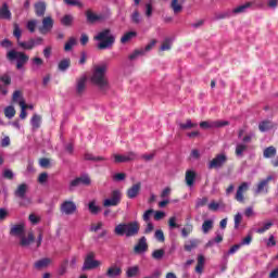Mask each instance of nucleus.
Masks as SVG:
<instances>
[{"instance_id":"5","label":"nucleus","mask_w":278,"mask_h":278,"mask_svg":"<svg viewBox=\"0 0 278 278\" xmlns=\"http://www.w3.org/2000/svg\"><path fill=\"white\" fill-rule=\"evenodd\" d=\"M228 160L225 153L216 154L215 157L207 163V168L208 170H218L227 164Z\"/></svg>"},{"instance_id":"38","label":"nucleus","mask_w":278,"mask_h":278,"mask_svg":"<svg viewBox=\"0 0 278 278\" xmlns=\"http://www.w3.org/2000/svg\"><path fill=\"white\" fill-rule=\"evenodd\" d=\"M30 123L34 129H39L40 123H42V117L38 114H35L33 115Z\"/></svg>"},{"instance_id":"21","label":"nucleus","mask_w":278,"mask_h":278,"mask_svg":"<svg viewBox=\"0 0 278 278\" xmlns=\"http://www.w3.org/2000/svg\"><path fill=\"white\" fill-rule=\"evenodd\" d=\"M25 233V225L16 224L13 225L10 229V236H22Z\"/></svg>"},{"instance_id":"34","label":"nucleus","mask_w":278,"mask_h":278,"mask_svg":"<svg viewBox=\"0 0 278 278\" xmlns=\"http://www.w3.org/2000/svg\"><path fill=\"white\" fill-rule=\"evenodd\" d=\"M138 36V33L136 31H128L124 34V36L121 38L122 45H127L129 40H132V38H136Z\"/></svg>"},{"instance_id":"31","label":"nucleus","mask_w":278,"mask_h":278,"mask_svg":"<svg viewBox=\"0 0 278 278\" xmlns=\"http://www.w3.org/2000/svg\"><path fill=\"white\" fill-rule=\"evenodd\" d=\"M75 21V17L71 14H66L61 18V25L64 27H73V22Z\"/></svg>"},{"instance_id":"54","label":"nucleus","mask_w":278,"mask_h":278,"mask_svg":"<svg viewBox=\"0 0 278 278\" xmlns=\"http://www.w3.org/2000/svg\"><path fill=\"white\" fill-rule=\"evenodd\" d=\"M103 227V222H98L97 224H91L89 231L97 233L99 229Z\"/></svg>"},{"instance_id":"57","label":"nucleus","mask_w":278,"mask_h":278,"mask_svg":"<svg viewBox=\"0 0 278 278\" xmlns=\"http://www.w3.org/2000/svg\"><path fill=\"white\" fill-rule=\"evenodd\" d=\"M131 22L135 23V25H139L140 12H138V10L134 11V13L131 14Z\"/></svg>"},{"instance_id":"19","label":"nucleus","mask_w":278,"mask_h":278,"mask_svg":"<svg viewBox=\"0 0 278 278\" xmlns=\"http://www.w3.org/2000/svg\"><path fill=\"white\" fill-rule=\"evenodd\" d=\"M85 15L87 18V23H90L91 25L99 21H103V16L101 14H97L90 9L85 12Z\"/></svg>"},{"instance_id":"12","label":"nucleus","mask_w":278,"mask_h":278,"mask_svg":"<svg viewBox=\"0 0 278 278\" xmlns=\"http://www.w3.org/2000/svg\"><path fill=\"white\" fill-rule=\"evenodd\" d=\"M90 177L88 176L77 177L70 182V190L73 192V190H75V188H79V186H90Z\"/></svg>"},{"instance_id":"9","label":"nucleus","mask_w":278,"mask_h":278,"mask_svg":"<svg viewBox=\"0 0 278 278\" xmlns=\"http://www.w3.org/2000/svg\"><path fill=\"white\" fill-rule=\"evenodd\" d=\"M61 214H65V216H72L75 212H77V204L71 200H65L60 205Z\"/></svg>"},{"instance_id":"1","label":"nucleus","mask_w":278,"mask_h":278,"mask_svg":"<svg viewBox=\"0 0 278 278\" xmlns=\"http://www.w3.org/2000/svg\"><path fill=\"white\" fill-rule=\"evenodd\" d=\"M105 73H108V65L102 64L94 67L91 76V84L97 86L99 90L102 91L108 90L109 86L108 78H105Z\"/></svg>"},{"instance_id":"10","label":"nucleus","mask_w":278,"mask_h":278,"mask_svg":"<svg viewBox=\"0 0 278 278\" xmlns=\"http://www.w3.org/2000/svg\"><path fill=\"white\" fill-rule=\"evenodd\" d=\"M273 181V176H267L265 179L261 180L256 185V189L254 190V194H262L264 192L265 194H268V185Z\"/></svg>"},{"instance_id":"2","label":"nucleus","mask_w":278,"mask_h":278,"mask_svg":"<svg viewBox=\"0 0 278 278\" xmlns=\"http://www.w3.org/2000/svg\"><path fill=\"white\" fill-rule=\"evenodd\" d=\"M140 232V224L138 222L121 223L114 228L115 236H126V238H134Z\"/></svg>"},{"instance_id":"59","label":"nucleus","mask_w":278,"mask_h":278,"mask_svg":"<svg viewBox=\"0 0 278 278\" xmlns=\"http://www.w3.org/2000/svg\"><path fill=\"white\" fill-rule=\"evenodd\" d=\"M160 51H170V39H165L163 41Z\"/></svg>"},{"instance_id":"14","label":"nucleus","mask_w":278,"mask_h":278,"mask_svg":"<svg viewBox=\"0 0 278 278\" xmlns=\"http://www.w3.org/2000/svg\"><path fill=\"white\" fill-rule=\"evenodd\" d=\"M28 190H29V186H27V184L25 182L20 184L14 191V197L16 199H20L21 201H25V199H27Z\"/></svg>"},{"instance_id":"16","label":"nucleus","mask_w":278,"mask_h":278,"mask_svg":"<svg viewBox=\"0 0 278 278\" xmlns=\"http://www.w3.org/2000/svg\"><path fill=\"white\" fill-rule=\"evenodd\" d=\"M249 192V182H242L236 192L235 199L238 203H244V193Z\"/></svg>"},{"instance_id":"7","label":"nucleus","mask_w":278,"mask_h":278,"mask_svg":"<svg viewBox=\"0 0 278 278\" xmlns=\"http://www.w3.org/2000/svg\"><path fill=\"white\" fill-rule=\"evenodd\" d=\"M99 266H101V262L94 260V252H89L85 257L81 270H94Z\"/></svg>"},{"instance_id":"47","label":"nucleus","mask_w":278,"mask_h":278,"mask_svg":"<svg viewBox=\"0 0 278 278\" xmlns=\"http://www.w3.org/2000/svg\"><path fill=\"white\" fill-rule=\"evenodd\" d=\"M165 253L164 249L154 250L152 252V258L160 261L164 257Z\"/></svg>"},{"instance_id":"32","label":"nucleus","mask_w":278,"mask_h":278,"mask_svg":"<svg viewBox=\"0 0 278 278\" xmlns=\"http://www.w3.org/2000/svg\"><path fill=\"white\" fill-rule=\"evenodd\" d=\"M199 247V239H191L187 243H185V251L190 253L192 249H197Z\"/></svg>"},{"instance_id":"17","label":"nucleus","mask_w":278,"mask_h":278,"mask_svg":"<svg viewBox=\"0 0 278 278\" xmlns=\"http://www.w3.org/2000/svg\"><path fill=\"white\" fill-rule=\"evenodd\" d=\"M121 275H123V268L116 264L111 265L105 271V277L108 278H117Z\"/></svg>"},{"instance_id":"63","label":"nucleus","mask_w":278,"mask_h":278,"mask_svg":"<svg viewBox=\"0 0 278 278\" xmlns=\"http://www.w3.org/2000/svg\"><path fill=\"white\" fill-rule=\"evenodd\" d=\"M240 223H242V214L237 213L235 215V229H238V227H240Z\"/></svg>"},{"instance_id":"3","label":"nucleus","mask_w":278,"mask_h":278,"mask_svg":"<svg viewBox=\"0 0 278 278\" xmlns=\"http://www.w3.org/2000/svg\"><path fill=\"white\" fill-rule=\"evenodd\" d=\"M93 40H97L98 49L100 51H103L105 49H112L114 47V42H116V37L112 35V30L110 28H105L97 34V36L93 37Z\"/></svg>"},{"instance_id":"53","label":"nucleus","mask_w":278,"mask_h":278,"mask_svg":"<svg viewBox=\"0 0 278 278\" xmlns=\"http://www.w3.org/2000/svg\"><path fill=\"white\" fill-rule=\"evenodd\" d=\"M39 165L41 166V168H49L51 166V160L47 157H41L39 160Z\"/></svg>"},{"instance_id":"52","label":"nucleus","mask_w":278,"mask_h":278,"mask_svg":"<svg viewBox=\"0 0 278 278\" xmlns=\"http://www.w3.org/2000/svg\"><path fill=\"white\" fill-rule=\"evenodd\" d=\"M114 162H115V164H123V163L127 162L126 154L125 155L114 154Z\"/></svg>"},{"instance_id":"61","label":"nucleus","mask_w":278,"mask_h":278,"mask_svg":"<svg viewBox=\"0 0 278 278\" xmlns=\"http://www.w3.org/2000/svg\"><path fill=\"white\" fill-rule=\"evenodd\" d=\"M153 212H154L153 208H150L143 213L142 218L144 223H149V220H151V216L153 215Z\"/></svg>"},{"instance_id":"23","label":"nucleus","mask_w":278,"mask_h":278,"mask_svg":"<svg viewBox=\"0 0 278 278\" xmlns=\"http://www.w3.org/2000/svg\"><path fill=\"white\" fill-rule=\"evenodd\" d=\"M47 12V3L45 2H37L35 3V14L36 16H45V13Z\"/></svg>"},{"instance_id":"45","label":"nucleus","mask_w":278,"mask_h":278,"mask_svg":"<svg viewBox=\"0 0 278 278\" xmlns=\"http://www.w3.org/2000/svg\"><path fill=\"white\" fill-rule=\"evenodd\" d=\"M85 160L91 161V162H105V157L103 156H94L90 153L85 154Z\"/></svg>"},{"instance_id":"39","label":"nucleus","mask_w":278,"mask_h":278,"mask_svg":"<svg viewBox=\"0 0 278 278\" xmlns=\"http://www.w3.org/2000/svg\"><path fill=\"white\" fill-rule=\"evenodd\" d=\"M88 207H89L90 214H93L94 216H97V214L101 212V207L97 205L96 201H90L88 204Z\"/></svg>"},{"instance_id":"55","label":"nucleus","mask_w":278,"mask_h":278,"mask_svg":"<svg viewBox=\"0 0 278 278\" xmlns=\"http://www.w3.org/2000/svg\"><path fill=\"white\" fill-rule=\"evenodd\" d=\"M0 81H2V84H4V86H10V84H12V77H10V75L4 74L2 76H0Z\"/></svg>"},{"instance_id":"6","label":"nucleus","mask_w":278,"mask_h":278,"mask_svg":"<svg viewBox=\"0 0 278 278\" xmlns=\"http://www.w3.org/2000/svg\"><path fill=\"white\" fill-rule=\"evenodd\" d=\"M123 193H121V190L115 189L111 192V198L103 201V207H116V205H121Z\"/></svg>"},{"instance_id":"28","label":"nucleus","mask_w":278,"mask_h":278,"mask_svg":"<svg viewBox=\"0 0 278 278\" xmlns=\"http://www.w3.org/2000/svg\"><path fill=\"white\" fill-rule=\"evenodd\" d=\"M138 275H140V267L138 265L128 267L126 270L127 278L138 277Z\"/></svg>"},{"instance_id":"51","label":"nucleus","mask_w":278,"mask_h":278,"mask_svg":"<svg viewBox=\"0 0 278 278\" xmlns=\"http://www.w3.org/2000/svg\"><path fill=\"white\" fill-rule=\"evenodd\" d=\"M253 242V235L249 233L247 237H244L241 241V247H249Z\"/></svg>"},{"instance_id":"56","label":"nucleus","mask_w":278,"mask_h":278,"mask_svg":"<svg viewBox=\"0 0 278 278\" xmlns=\"http://www.w3.org/2000/svg\"><path fill=\"white\" fill-rule=\"evenodd\" d=\"M244 151H247V146L245 144H242V143L237 144L236 155L240 156V155H242V153H244Z\"/></svg>"},{"instance_id":"43","label":"nucleus","mask_w":278,"mask_h":278,"mask_svg":"<svg viewBox=\"0 0 278 278\" xmlns=\"http://www.w3.org/2000/svg\"><path fill=\"white\" fill-rule=\"evenodd\" d=\"M249 8H251V2H247L243 5H239L236 9H233V14H242L243 12H247V10H249Z\"/></svg>"},{"instance_id":"25","label":"nucleus","mask_w":278,"mask_h":278,"mask_svg":"<svg viewBox=\"0 0 278 278\" xmlns=\"http://www.w3.org/2000/svg\"><path fill=\"white\" fill-rule=\"evenodd\" d=\"M68 68H71V59L66 58L59 62L58 71H60L61 73H66Z\"/></svg>"},{"instance_id":"49","label":"nucleus","mask_w":278,"mask_h":278,"mask_svg":"<svg viewBox=\"0 0 278 278\" xmlns=\"http://www.w3.org/2000/svg\"><path fill=\"white\" fill-rule=\"evenodd\" d=\"M38 25V20H30L27 22V29L30 31V34H34L36 31V26Z\"/></svg>"},{"instance_id":"50","label":"nucleus","mask_w":278,"mask_h":278,"mask_svg":"<svg viewBox=\"0 0 278 278\" xmlns=\"http://www.w3.org/2000/svg\"><path fill=\"white\" fill-rule=\"evenodd\" d=\"M13 36L16 37L17 42L21 40V36H23V31L18 24H14Z\"/></svg>"},{"instance_id":"20","label":"nucleus","mask_w":278,"mask_h":278,"mask_svg":"<svg viewBox=\"0 0 278 278\" xmlns=\"http://www.w3.org/2000/svg\"><path fill=\"white\" fill-rule=\"evenodd\" d=\"M1 18L3 21H12V12L10 11V7L5 2L0 8V20Z\"/></svg>"},{"instance_id":"37","label":"nucleus","mask_w":278,"mask_h":278,"mask_svg":"<svg viewBox=\"0 0 278 278\" xmlns=\"http://www.w3.org/2000/svg\"><path fill=\"white\" fill-rule=\"evenodd\" d=\"M18 105L21 108L20 118L25 121V118H27V104L25 103V100H20Z\"/></svg>"},{"instance_id":"62","label":"nucleus","mask_w":278,"mask_h":278,"mask_svg":"<svg viewBox=\"0 0 278 278\" xmlns=\"http://www.w3.org/2000/svg\"><path fill=\"white\" fill-rule=\"evenodd\" d=\"M168 226L172 228V229H177L179 228V225H177V217L173 216L168 219Z\"/></svg>"},{"instance_id":"4","label":"nucleus","mask_w":278,"mask_h":278,"mask_svg":"<svg viewBox=\"0 0 278 278\" xmlns=\"http://www.w3.org/2000/svg\"><path fill=\"white\" fill-rule=\"evenodd\" d=\"M7 60L9 62H16V68L17 71H21V68L29 62V55L25 54V52L10 50L7 53Z\"/></svg>"},{"instance_id":"33","label":"nucleus","mask_w":278,"mask_h":278,"mask_svg":"<svg viewBox=\"0 0 278 278\" xmlns=\"http://www.w3.org/2000/svg\"><path fill=\"white\" fill-rule=\"evenodd\" d=\"M34 242V233H28V237L22 236L20 244L21 247H29Z\"/></svg>"},{"instance_id":"26","label":"nucleus","mask_w":278,"mask_h":278,"mask_svg":"<svg viewBox=\"0 0 278 278\" xmlns=\"http://www.w3.org/2000/svg\"><path fill=\"white\" fill-rule=\"evenodd\" d=\"M86 81H87L86 76H83L77 80V84H76L77 94H84V90H86Z\"/></svg>"},{"instance_id":"44","label":"nucleus","mask_w":278,"mask_h":278,"mask_svg":"<svg viewBox=\"0 0 278 278\" xmlns=\"http://www.w3.org/2000/svg\"><path fill=\"white\" fill-rule=\"evenodd\" d=\"M273 225H274V224H273L271 220L266 222V223L263 225V227L256 229V233H260V235L266 233V231H268V230L270 229V227H273Z\"/></svg>"},{"instance_id":"60","label":"nucleus","mask_w":278,"mask_h":278,"mask_svg":"<svg viewBox=\"0 0 278 278\" xmlns=\"http://www.w3.org/2000/svg\"><path fill=\"white\" fill-rule=\"evenodd\" d=\"M49 179V174L47 172H43L38 177V184H47Z\"/></svg>"},{"instance_id":"35","label":"nucleus","mask_w":278,"mask_h":278,"mask_svg":"<svg viewBox=\"0 0 278 278\" xmlns=\"http://www.w3.org/2000/svg\"><path fill=\"white\" fill-rule=\"evenodd\" d=\"M211 229H214V222L212 219H206L202 224L203 233H210Z\"/></svg>"},{"instance_id":"41","label":"nucleus","mask_w":278,"mask_h":278,"mask_svg":"<svg viewBox=\"0 0 278 278\" xmlns=\"http://www.w3.org/2000/svg\"><path fill=\"white\" fill-rule=\"evenodd\" d=\"M77 45V39L75 37H70V39L65 42L64 51H73V47Z\"/></svg>"},{"instance_id":"15","label":"nucleus","mask_w":278,"mask_h":278,"mask_svg":"<svg viewBox=\"0 0 278 278\" xmlns=\"http://www.w3.org/2000/svg\"><path fill=\"white\" fill-rule=\"evenodd\" d=\"M140 190H142V182H136L130 188L126 190L127 199H136L140 194Z\"/></svg>"},{"instance_id":"24","label":"nucleus","mask_w":278,"mask_h":278,"mask_svg":"<svg viewBox=\"0 0 278 278\" xmlns=\"http://www.w3.org/2000/svg\"><path fill=\"white\" fill-rule=\"evenodd\" d=\"M203 268H205V256L203 254H200L198 255L195 273H198V275H203Z\"/></svg>"},{"instance_id":"22","label":"nucleus","mask_w":278,"mask_h":278,"mask_svg":"<svg viewBox=\"0 0 278 278\" xmlns=\"http://www.w3.org/2000/svg\"><path fill=\"white\" fill-rule=\"evenodd\" d=\"M197 179V173L194 170H187L185 175V181L189 188L194 186V180Z\"/></svg>"},{"instance_id":"46","label":"nucleus","mask_w":278,"mask_h":278,"mask_svg":"<svg viewBox=\"0 0 278 278\" xmlns=\"http://www.w3.org/2000/svg\"><path fill=\"white\" fill-rule=\"evenodd\" d=\"M273 126L270 125V122L268 121H263L258 124V129L260 131L264 132V131H268L269 129H271Z\"/></svg>"},{"instance_id":"29","label":"nucleus","mask_w":278,"mask_h":278,"mask_svg":"<svg viewBox=\"0 0 278 278\" xmlns=\"http://www.w3.org/2000/svg\"><path fill=\"white\" fill-rule=\"evenodd\" d=\"M276 155H277L276 147L270 146L263 151V157H265L266 160L270 157H275Z\"/></svg>"},{"instance_id":"36","label":"nucleus","mask_w":278,"mask_h":278,"mask_svg":"<svg viewBox=\"0 0 278 278\" xmlns=\"http://www.w3.org/2000/svg\"><path fill=\"white\" fill-rule=\"evenodd\" d=\"M194 127H199V124L192 123V119H187L186 123H180L179 128L180 129H194Z\"/></svg>"},{"instance_id":"8","label":"nucleus","mask_w":278,"mask_h":278,"mask_svg":"<svg viewBox=\"0 0 278 278\" xmlns=\"http://www.w3.org/2000/svg\"><path fill=\"white\" fill-rule=\"evenodd\" d=\"M42 37H37L36 39L30 38L27 41H17L18 47H21V49H24L25 51H31L35 47H38L40 45H42Z\"/></svg>"},{"instance_id":"30","label":"nucleus","mask_w":278,"mask_h":278,"mask_svg":"<svg viewBox=\"0 0 278 278\" xmlns=\"http://www.w3.org/2000/svg\"><path fill=\"white\" fill-rule=\"evenodd\" d=\"M170 8L174 14H181L184 12V5L179 3V0H172Z\"/></svg>"},{"instance_id":"64","label":"nucleus","mask_w":278,"mask_h":278,"mask_svg":"<svg viewBox=\"0 0 278 278\" xmlns=\"http://www.w3.org/2000/svg\"><path fill=\"white\" fill-rule=\"evenodd\" d=\"M154 238H156L159 240V242H164V240H165L164 231L156 230L154 233Z\"/></svg>"},{"instance_id":"48","label":"nucleus","mask_w":278,"mask_h":278,"mask_svg":"<svg viewBox=\"0 0 278 278\" xmlns=\"http://www.w3.org/2000/svg\"><path fill=\"white\" fill-rule=\"evenodd\" d=\"M140 55H144V49H137L131 54H129L128 60H137Z\"/></svg>"},{"instance_id":"42","label":"nucleus","mask_w":278,"mask_h":278,"mask_svg":"<svg viewBox=\"0 0 278 278\" xmlns=\"http://www.w3.org/2000/svg\"><path fill=\"white\" fill-rule=\"evenodd\" d=\"M4 116L9 119H12L14 118V116H16V110L14 109V106L10 105V106H7L4 109Z\"/></svg>"},{"instance_id":"58","label":"nucleus","mask_w":278,"mask_h":278,"mask_svg":"<svg viewBox=\"0 0 278 278\" xmlns=\"http://www.w3.org/2000/svg\"><path fill=\"white\" fill-rule=\"evenodd\" d=\"M126 177H127V174L117 173V174L113 175V181H125Z\"/></svg>"},{"instance_id":"13","label":"nucleus","mask_w":278,"mask_h":278,"mask_svg":"<svg viewBox=\"0 0 278 278\" xmlns=\"http://www.w3.org/2000/svg\"><path fill=\"white\" fill-rule=\"evenodd\" d=\"M54 21L51 16H46L42 18V25L39 27V33L42 35L49 34L53 29Z\"/></svg>"},{"instance_id":"11","label":"nucleus","mask_w":278,"mask_h":278,"mask_svg":"<svg viewBox=\"0 0 278 278\" xmlns=\"http://www.w3.org/2000/svg\"><path fill=\"white\" fill-rule=\"evenodd\" d=\"M149 251V243H147V237H141L137 244L134 247V253L136 255H142V253H147Z\"/></svg>"},{"instance_id":"18","label":"nucleus","mask_w":278,"mask_h":278,"mask_svg":"<svg viewBox=\"0 0 278 278\" xmlns=\"http://www.w3.org/2000/svg\"><path fill=\"white\" fill-rule=\"evenodd\" d=\"M227 125H229V122L227 121H216V122H201L200 123V127L202 129H212V127H217V128H220V127H227Z\"/></svg>"},{"instance_id":"40","label":"nucleus","mask_w":278,"mask_h":278,"mask_svg":"<svg viewBox=\"0 0 278 278\" xmlns=\"http://www.w3.org/2000/svg\"><path fill=\"white\" fill-rule=\"evenodd\" d=\"M194 226L192 224H186L185 227L181 229L182 238H188L192 233Z\"/></svg>"},{"instance_id":"27","label":"nucleus","mask_w":278,"mask_h":278,"mask_svg":"<svg viewBox=\"0 0 278 278\" xmlns=\"http://www.w3.org/2000/svg\"><path fill=\"white\" fill-rule=\"evenodd\" d=\"M49 264H51V258L45 257L35 262L34 266L37 268V270H42V268H47Z\"/></svg>"}]
</instances>
